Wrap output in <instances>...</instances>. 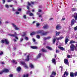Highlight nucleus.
Here are the masks:
<instances>
[{
    "label": "nucleus",
    "instance_id": "obj_1",
    "mask_svg": "<svg viewBox=\"0 0 77 77\" xmlns=\"http://www.w3.org/2000/svg\"><path fill=\"white\" fill-rule=\"evenodd\" d=\"M48 33V32H44L43 30H39L38 31L36 32H32L30 34V35H35L36 33H42V35H46Z\"/></svg>",
    "mask_w": 77,
    "mask_h": 77
},
{
    "label": "nucleus",
    "instance_id": "obj_2",
    "mask_svg": "<svg viewBox=\"0 0 77 77\" xmlns=\"http://www.w3.org/2000/svg\"><path fill=\"white\" fill-rule=\"evenodd\" d=\"M48 51V50H45V49H42L41 51H40L39 52V54L37 56V59H39L41 57V55H42V52H45V53H47Z\"/></svg>",
    "mask_w": 77,
    "mask_h": 77
},
{
    "label": "nucleus",
    "instance_id": "obj_3",
    "mask_svg": "<svg viewBox=\"0 0 77 77\" xmlns=\"http://www.w3.org/2000/svg\"><path fill=\"white\" fill-rule=\"evenodd\" d=\"M19 62L20 65H23L24 66L25 68H28V66L24 62L20 61Z\"/></svg>",
    "mask_w": 77,
    "mask_h": 77
},
{
    "label": "nucleus",
    "instance_id": "obj_4",
    "mask_svg": "<svg viewBox=\"0 0 77 77\" xmlns=\"http://www.w3.org/2000/svg\"><path fill=\"white\" fill-rule=\"evenodd\" d=\"M1 42L3 44V43H5V44H9V41L7 39H5L4 40H2L1 41Z\"/></svg>",
    "mask_w": 77,
    "mask_h": 77
},
{
    "label": "nucleus",
    "instance_id": "obj_5",
    "mask_svg": "<svg viewBox=\"0 0 77 77\" xmlns=\"http://www.w3.org/2000/svg\"><path fill=\"white\" fill-rule=\"evenodd\" d=\"M9 71V69H4L3 70L2 72H0V74H3V72H8Z\"/></svg>",
    "mask_w": 77,
    "mask_h": 77
},
{
    "label": "nucleus",
    "instance_id": "obj_6",
    "mask_svg": "<svg viewBox=\"0 0 77 77\" xmlns=\"http://www.w3.org/2000/svg\"><path fill=\"white\" fill-rule=\"evenodd\" d=\"M14 34H15L14 35L10 34V35L11 36H13V37H15V38L16 39H18V37H17V36H17V34L16 32H14Z\"/></svg>",
    "mask_w": 77,
    "mask_h": 77
},
{
    "label": "nucleus",
    "instance_id": "obj_7",
    "mask_svg": "<svg viewBox=\"0 0 77 77\" xmlns=\"http://www.w3.org/2000/svg\"><path fill=\"white\" fill-rule=\"evenodd\" d=\"M64 63L66 65H69V62H68V60L66 59H65L64 60Z\"/></svg>",
    "mask_w": 77,
    "mask_h": 77
},
{
    "label": "nucleus",
    "instance_id": "obj_8",
    "mask_svg": "<svg viewBox=\"0 0 77 77\" xmlns=\"http://www.w3.org/2000/svg\"><path fill=\"white\" fill-rule=\"evenodd\" d=\"M54 75H56V72L53 71L50 75V77H54Z\"/></svg>",
    "mask_w": 77,
    "mask_h": 77
},
{
    "label": "nucleus",
    "instance_id": "obj_9",
    "mask_svg": "<svg viewBox=\"0 0 77 77\" xmlns=\"http://www.w3.org/2000/svg\"><path fill=\"white\" fill-rule=\"evenodd\" d=\"M74 19H72L71 21V26H72L74 25V24L75 23H76V20H75Z\"/></svg>",
    "mask_w": 77,
    "mask_h": 77
},
{
    "label": "nucleus",
    "instance_id": "obj_10",
    "mask_svg": "<svg viewBox=\"0 0 77 77\" xmlns=\"http://www.w3.org/2000/svg\"><path fill=\"white\" fill-rule=\"evenodd\" d=\"M62 27L61 26L59 25H58L56 27V30H59L61 29Z\"/></svg>",
    "mask_w": 77,
    "mask_h": 77
},
{
    "label": "nucleus",
    "instance_id": "obj_11",
    "mask_svg": "<svg viewBox=\"0 0 77 77\" xmlns=\"http://www.w3.org/2000/svg\"><path fill=\"white\" fill-rule=\"evenodd\" d=\"M69 41V39H68V37H66L65 39V44H66L68 43V42Z\"/></svg>",
    "mask_w": 77,
    "mask_h": 77
},
{
    "label": "nucleus",
    "instance_id": "obj_12",
    "mask_svg": "<svg viewBox=\"0 0 77 77\" xmlns=\"http://www.w3.org/2000/svg\"><path fill=\"white\" fill-rule=\"evenodd\" d=\"M12 24L13 26V27H14L15 28V30H19V28H18V27H17V26H16V25H15V24H14L12 23Z\"/></svg>",
    "mask_w": 77,
    "mask_h": 77
},
{
    "label": "nucleus",
    "instance_id": "obj_13",
    "mask_svg": "<svg viewBox=\"0 0 77 77\" xmlns=\"http://www.w3.org/2000/svg\"><path fill=\"white\" fill-rule=\"evenodd\" d=\"M74 17L75 18V20H77V13H75L73 15Z\"/></svg>",
    "mask_w": 77,
    "mask_h": 77
},
{
    "label": "nucleus",
    "instance_id": "obj_14",
    "mask_svg": "<svg viewBox=\"0 0 77 77\" xmlns=\"http://www.w3.org/2000/svg\"><path fill=\"white\" fill-rule=\"evenodd\" d=\"M35 3V2H31L30 3H29V2H28V5L29 6H31L32 5H33Z\"/></svg>",
    "mask_w": 77,
    "mask_h": 77
},
{
    "label": "nucleus",
    "instance_id": "obj_15",
    "mask_svg": "<svg viewBox=\"0 0 77 77\" xmlns=\"http://www.w3.org/2000/svg\"><path fill=\"white\" fill-rule=\"evenodd\" d=\"M65 75H66L67 76H68V73L66 72H65L64 74V75L62 76V77H66L65 76Z\"/></svg>",
    "mask_w": 77,
    "mask_h": 77
},
{
    "label": "nucleus",
    "instance_id": "obj_16",
    "mask_svg": "<svg viewBox=\"0 0 77 77\" xmlns=\"http://www.w3.org/2000/svg\"><path fill=\"white\" fill-rule=\"evenodd\" d=\"M29 66L31 68H34V66L33 65V64L32 63H30L29 64Z\"/></svg>",
    "mask_w": 77,
    "mask_h": 77
},
{
    "label": "nucleus",
    "instance_id": "obj_17",
    "mask_svg": "<svg viewBox=\"0 0 77 77\" xmlns=\"http://www.w3.org/2000/svg\"><path fill=\"white\" fill-rule=\"evenodd\" d=\"M30 55L29 54L28 55L26 58V59H25V60L26 61H29V56Z\"/></svg>",
    "mask_w": 77,
    "mask_h": 77
},
{
    "label": "nucleus",
    "instance_id": "obj_18",
    "mask_svg": "<svg viewBox=\"0 0 77 77\" xmlns=\"http://www.w3.org/2000/svg\"><path fill=\"white\" fill-rule=\"evenodd\" d=\"M70 75L71 77H74V73L72 72H70Z\"/></svg>",
    "mask_w": 77,
    "mask_h": 77
},
{
    "label": "nucleus",
    "instance_id": "obj_19",
    "mask_svg": "<svg viewBox=\"0 0 77 77\" xmlns=\"http://www.w3.org/2000/svg\"><path fill=\"white\" fill-rule=\"evenodd\" d=\"M52 62L54 65H56V60L55 59H53L52 60Z\"/></svg>",
    "mask_w": 77,
    "mask_h": 77
},
{
    "label": "nucleus",
    "instance_id": "obj_20",
    "mask_svg": "<svg viewBox=\"0 0 77 77\" xmlns=\"http://www.w3.org/2000/svg\"><path fill=\"white\" fill-rule=\"evenodd\" d=\"M21 67H17V71H18V72H20V71H21Z\"/></svg>",
    "mask_w": 77,
    "mask_h": 77
},
{
    "label": "nucleus",
    "instance_id": "obj_21",
    "mask_svg": "<svg viewBox=\"0 0 77 77\" xmlns=\"http://www.w3.org/2000/svg\"><path fill=\"white\" fill-rule=\"evenodd\" d=\"M70 48H75V46L74 45L72 44L70 45Z\"/></svg>",
    "mask_w": 77,
    "mask_h": 77
},
{
    "label": "nucleus",
    "instance_id": "obj_22",
    "mask_svg": "<svg viewBox=\"0 0 77 77\" xmlns=\"http://www.w3.org/2000/svg\"><path fill=\"white\" fill-rule=\"evenodd\" d=\"M60 33V32H57V31H56V36H58L59 34Z\"/></svg>",
    "mask_w": 77,
    "mask_h": 77
},
{
    "label": "nucleus",
    "instance_id": "obj_23",
    "mask_svg": "<svg viewBox=\"0 0 77 77\" xmlns=\"http://www.w3.org/2000/svg\"><path fill=\"white\" fill-rule=\"evenodd\" d=\"M30 48H38V47H37V46H30Z\"/></svg>",
    "mask_w": 77,
    "mask_h": 77
},
{
    "label": "nucleus",
    "instance_id": "obj_24",
    "mask_svg": "<svg viewBox=\"0 0 77 77\" xmlns=\"http://www.w3.org/2000/svg\"><path fill=\"white\" fill-rule=\"evenodd\" d=\"M48 25H45L43 26V28L44 29H47L48 28Z\"/></svg>",
    "mask_w": 77,
    "mask_h": 77
},
{
    "label": "nucleus",
    "instance_id": "obj_25",
    "mask_svg": "<svg viewBox=\"0 0 77 77\" xmlns=\"http://www.w3.org/2000/svg\"><path fill=\"white\" fill-rule=\"evenodd\" d=\"M50 38H51V37H47V38H44V39L45 40H46V39H50Z\"/></svg>",
    "mask_w": 77,
    "mask_h": 77
},
{
    "label": "nucleus",
    "instance_id": "obj_26",
    "mask_svg": "<svg viewBox=\"0 0 77 77\" xmlns=\"http://www.w3.org/2000/svg\"><path fill=\"white\" fill-rule=\"evenodd\" d=\"M29 76V74H26V75H24L23 77H28Z\"/></svg>",
    "mask_w": 77,
    "mask_h": 77
},
{
    "label": "nucleus",
    "instance_id": "obj_27",
    "mask_svg": "<svg viewBox=\"0 0 77 77\" xmlns=\"http://www.w3.org/2000/svg\"><path fill=\"white\" fill-rule=\"evenodd\" d=\"M59 50H57V49H56V53H59Z\"/></svg>",
    "mask_w": 77,
    "mask_h": 77
},
{
    "label": "nucleus",
    "instance_id": "obj_28",
    "mask_svg": "<svg viewBox=\"0 0 77 77\" xmlns=\"http://www.w3.org/2000/svg\"><path fill=\"white\" fill-rule=\"evenodd\" d=\"M72 43H75V42L72 40L70 41V42L69 44H72Z\"/></svg>",
    "mask_w": 77,
    "mask_h": 77
},
{
    "label": "nucleus",
    "instance_id": "obj_29",
    "mask_svg": "<svg viewBox=\"0 0 77 77\" xmlns=\"http://www.w3.org/2000/svg\"><path fill=\"white\" fill-rule=\"evenodd\" d=\"M29 16H33V14L32 13H29Z\"/></svg>",
    "mask_w": 77,
    "mask_h": 77
},
{
    "label": "nucleus",
    "instance_id": "obj_30",
    "mask_svg": "<svg viewBox=\"0 0 77 77\" xmlns=\"http://www.w3.org/2000/svg\"><path fill=\"white\" fill-rule=\"evenodd\" d=\"M36 37L37 38H38V39H39V38H40V36L38 35H37L36 36Z\"/></svg>",
    "mask_w": 77,
    "mask_h": 77
},
{
    "label": "nucleus",
    "instance_id": "obj_31",
    "mask_svg": "<svg viewBox=\"0 0 77 77\" xmlns=\"http://www.w3.org/2000/svg\"><path fill=\"white\" fill-rule=\"evenodd\" d=\"M23 35H22V36H24L26 35V32H23Z\"/></svg>",
    "mask_w": 77,
    "mask_h": 77
},
{
    "label": "nucleus",
    "instance_id": "obj_32",
    "mask_svg": "<svg viewBox=\"0 0 77 77\" xmlns=\"http://www.w3.org/2000/svg\"><path fill=\"white\" fill-rule=\"evenodd\" d=\"M3 54V51H0V55H2Z\"/></svg>",
    "mask_w": 77,
    "mask_h": 77
},
{
    "label": "nucleus",
    "instance_id": "obj_33",
    "mask_svg": "<svg viewBox=\"0 0 77 77\" xmlns=\"http://www.w3.org/2000/svg\"><path fill=\"white\" fill-rule=\"evenodd\" d=\"M74 75H75V77H76V76H77V72H75V73H74Z\"/></svg>",
    "mask_w": 77,
    "mask_h": 77
},
{
    "label": "nucleus",
    "instance_id": "obj_34",
    "mask_svg": "<svg viewBox=\"0 0 77 77\" xmlns=\"http://www.w3.org/2000/svg\"><path fill=\"white\" fill-rule=\"evenodd\" d=\"M74 29L75 30H77V26L74 28Z\"/></svg>",
    "mask_w": 77,
    "mask_h": 77
},
{
    "label": "nucleus",
    "instance_id": "obj_35",
    "mask_svg": "<svg viewBox=\"0 0 77 77\" xmlns=\"http://www.w3.org/2000/svg\"><path fill=\"white\" fill-rule=\"evenodd\" d=\"M72 10L73 11H75V10H76V9L74 8H72Z\"/></svg>",
    "mask_w": 77,
    "mask_h": 77
},
{
    "label": "nucleus",
    "instance_id": "obj_36",
    "mask_svg": "<svg viewBox=\"0 0 77 77\" xmlns=\"http://www.w3.org/2000/svg\"><path fill=\"white\" fill-rule=\"evenodd\" d=\"M5 6L7 8H9V5H5Z\"/></svg>",
    "mask_w": 77,
    "mask_h": 77
},
{
    "label": "nucleus",
    "instance_id": "obj_37",
    "mask_svg": "<svg viewBox=\"0 0 77 77\" xmlns=\"http://www.w3.org/2000/svg\"><path fill=\"white\" fill-rule=\"evenodd\" d=\"M56 41V39H54L53 40V44H54Z\"/></svg>",
    "mask_w": 77,
    "mask_h": 77
},
{
    "label": "nucleus",
    "instance_id": "obj_38",
    "mask_svg": "<svg viewBox=\"0 0 77 77\" xmlns=\"http://www.w3.org/2000/svg\"><path fill=\"white\" fill-rule=\"evenodd\" d=\"M37 27H38L39 26V23H37L36 24Z\"/></svg>",
    "mask_w": 77,
    "mask_h": 77
},
{
    "label": "nucleus",
    "instance_id": "obj_39",
    "mask_svg": "<svg viewBox=\"0 0 77 77\" xmlns=\"http://www.w3.org/2000/svg\"><path fill=\"white\" fill-rule=\"evenodd\" d=\"M25 39L26 40V41H27V40H28L29 39V38H28V37H26L25 38Z\"/></svg>",
    "mask_w": 77,
    "mask_h": 77
},
{
    "label": "nucleus",
    "instance_id": "obj_40",
    "mask_svg": "<svg viewBox=\"0 0 77 77\" xmlns=\"http://www.w3.org/2000/svg\"><path fill=\"white\" fill-rule=\"evenodd\" d=\"M17 10L18 11H21V9L20 8H19V9H17Z\"/></svg>",
    "mask_w": 77,
    "mask_h": 77
},
{
    "label": "nucleus",
    "instance_id": "obj_41",
    "mask_svg": "<svg viewBox=\"0 0 77 77\" xmlns=\"http://www.w3.org/2000/svg\"><path fill=\"white\" fill-rule=\"evenodd\" d=\"M23 41V38H20V42H22Z\"/></svg>",
    "mask_w": 77,
    "mask_h": 77
},
{
    "label": "nucleus",
    "instance_id": "obj_42",
    "mask_svg": "<svg viewBox=\"0 0 77 77\" xmlns=\"http://www.w3.org/2000/svg\"><path fill=\"white\" fill-rule=\"evenodd\" d=\"M59 38H60V39H63V37L62 36H61V37H60Z\"/></svg>",
    "mask_w": 77,
    "mask_h": 77
},
{
    "label": "nucleus",
    "instance_id": "obj_43",
    "mask_svg": "<svg viewBox=\"0 0 77 77\" xmlns=\"http://www.w3.org/2000/svg\"><path fill=\"white\" fill-rule=\"evenodd\" d=\"M60 50L62 51H63L65 50V48H60Z\"/></svg>",
    "mask_w": 77,
    "mask_h": 77
},
{
    "label": "nucleus",
    "instance_id": "obj_44",
    "mask_svg": "<svg viewBox=\"0 0 77 77\" xmlns=\"http://www.w3.org/2000/svg\"><path fill=\"white\" fill-rule=\"evenodd\" d=\"M13 74H11L10 75V77H13Z\"/></svg>",
    "mask_w": 77,
    "mask_h": 77
},
{
    "label": "nucleus",
    "instance_id": "obj_45",
    "mask_svg": "<svg viewBox=\"0 0 77 77\" xmlns=\"http://www.w3.org/2000/svg\"><path fill=\"white\" fill-rule=\"evenodd\" d=\"M23 17V18H24V19H26V15H24Z\"/></svg>",
    "mask_w": 77,
    "mask_h": 77
},
{
    "label": "nucleus",
    "instance_id": "obj_46",
    "mask_svg": "<svg viewBox=\"0 0 77 77\" xmlns=\"http://www.w3.org/2000/svg\"><path fill=\"white\" fill-rule=\"evenodd\" d=\"M67 57L68 58H70V55H67Z\"/></svg>",
    "mask_w": 77,
    "mask_h": 77
},
{
    "label": "nucleus",
    "instance_id": "obj_47",
    "mask_svg": "<svg viewBox=\"0 0 77 77\" xmlns=\"http://www.w3.org/2000/svg\"><path fill=\"white\" fill-rule=\"evenodd\" d=\"M20 14V13L18 11L16 12V14Z\"/></svg>",
    "mask_w": 77,
    "mask_h": 77
},
{
    "label": "nucleus",
    "instance_id": "obj_48",
    "mask_svg": "<svg viewBox=\"0 0 77 77\" xmlns=\"http://www.w3.org/2000/svg\"><path fill=\"white\" fill-rule=\"evenodd\" d=\"M46 48H51L49 46H46Z\"/></svg>",
    "mask_w": 77,
    "mask_h": 77
},
{
    "label": "nucleus",
    "instance_id": "obj_49",
    "mask_svg": "<svg viewBox=\"0 0 77 77\" xmlns=\"http://www.w3.org/2000/svg\"><path fill=\"white\" fill-rule=\"evenodd\" d=\"M70 50L71 51H74V48H71L70 49Z\"/></svg>",
    "mask_w": 77,
    "mask_h": 77
},
{
    "label": "nucleus",
    "instance_id": "obj_50",
    "mask_svg": "<svg viewBox=\"0 0 77 77\" xmlns=\"http://www.w3.org/2000/svg\"><path fill=\"white\" fill-rule=\"evenodd\" d=\"M2 1H3V3L4 4V3H5V0H2Z\"/></svg>",
    "mask_w": 77,
    "mask_h": 77
},
{
    "label": "nucleus",
    "instance_id": "obj_51",
    "mask_svg": "<svg viewBox=\"0 0 77 77\" xmlns=\"http://www.w3.org/2000/svg\"><path fill=\"white\" fill-rule=\"evenodd\" d=\"M58 48H63L61 47H58Z\"/></svg>",
    "mask_w": 77,
    "mask_h": 77
},
{
    "label": "nucleus",
    "instance_id": "obj_52",
    "mask_svg": "<svg viewBox=\"0 0 77 77\" xmlns=\"http://www.w3.org/2000/svg\"><path fill=\"white\" fill-rule=\"evenodd\" d=\"M56 39H57V40H59V39H60V38L59 37V38H56Z\"/></svg>",
    "mask_w": 77,
    "mask_h": 77
},
{
    "label": "nucleus",
    "instance_id": "obj_53",
    "mask_svg": "<svg viewBox=\"0 0 77 77\" xmlns=\"http://www.w3.org/2000/svg\"><path fill=\"white\" fill-rule=\"evenodd\" d=\"M48 50H52V48H48Z\"/></svg>",
    "mask_w": 77,
    "mask_h": 77
},
{
    "label": "nucleus",
    "instance_id": "obj_54",
    "mask_svg": "<svg viewBox=\"0 0 77 77\" xmlns=\"http://www.w3.org/2000/svg\"><path fill=\"white\" fill-rule=\"evenodd\" d=\"M32 40H33V42H35V39L33 38Z\"/></svg>",
    "mask_w": 77,
    "mask_h": 77
},
{
    "label": "nucleus",
    "instance_id": "obj_55",
    "mask_svg": "<svg viewBox=\"0 0 77 77\" xmlns=\"http://www.w3.org/2000/svg\"><path fill=\"white\" fill-rule=\"evenodd\" d=\"M27 8L28 10H29V6H27Z\"/></svg>",
    "mask_w": 77,
    "mask_h": 77
},
{
    "label": "nucleus",
    "instance_id": "obj_56",
    "mask_svg": "<svg viewBox=\"0 0 77 77\" xmlns=\"http://www.w3.org/2000/svg\"><path fill=\"white\" fill-rule=\"evenodd\" d=\"M42 8V5H40L39 6V8Z\"/></svg>",
    "mask_w": 77,
    "mask_h": 77
},
{
    "label": "nucleus",
    "instance_id": "obj_57",
    "mask_svg": "<svg viewBox=\"0 0 77 77\" xmlns=\"http://www.w3.org/2000/svg\"><path fill=\"white\" fill-rule=\"evenodd\" d=\"M41 11H42L40 9L38 10V12H41Z\"/></svg>",
    "mask_w": 77,
    "mask_h": 77
},
{
    "label": "nucleus",
    "instance_id": "obj_58",
    "mask_svg": "<svg viewBox=\"0 0 77 77\" xmlns=\"http://www.w3.org/2000/svg\"><path fill=\"white\" fill-rule=\"evenodd\" d=\"M14 62H15V60H13V63H14Z\"/></svg>",
    "mask_w": 77,
    "mask_h": 77
},
{
    "label": "nucleus",
    "instance_id": "obj_59",
    "mask_svg": "<svg viewBox=\"0 0 77 77\" xmlns=\"http://www.w3.org/2000/svg\"><path fill=\"white\" fill-rule=\"evenodd\" d=\"M14 42H16L17 41V40L15 39H14Z\"/></svg>",
    "mask_w": 77,
    "mask_h": 77
},
{
    "label": "nucleus",
    "instance_id": "obj_60",
    "mask_svg": "<svg viewBox=\"0 0 77 77\" xmlns=\"http://www.w3.org/2000/svg\"><path fill=\"white\" fill-rule=\"evenodd\" d=\"M27 54H26V53L24 54V56H26V55H27Z\"/></svg>",
    "mask_w": 77,
    "mask_h": 77
},
{
    "label": "nucleus",
    "instance_id": "obj_61",
    "mask_svg": "<svg viewBox=\"0 0 77 77\" xmlns=\"http://www.w3.org/2000/svg\"><path fill=\"white\" fill-rule=\"evenodd\" d=\"M2 64V65H3V64H4L5 63H4V62H2L1 63Z\"/></svg>",
    "mask_w": 77,
    "mask_h": 77
},
{
    "label": "nucleus",
    "instance_id": "obj_62",
    "mask_svg": "<svg viewBox=\"0 0 77 77\" xmlns=\"http://www.w3.org/2000/svg\"><path fill=\"white\" fill-rule=\"evenodd\" d=\"M65 20V18H63L62 19V20Z\"/></svg>",
    "mask_w": 77,
    "mask_h": 77
},
{
    "label": "nucleus",
    "instance_id": "obj_63",
    "mask_svg": "<svg viewBox=\"0 0 77 77\" xmlns=\"http://www.w3.org/2000/svg\"><path fill=\"white\" fill-rule=\"evenodd\" d=\"M73 63H75V60H73Z\"/></svg>",
    "mask_w": 77,
    "mask_h": 77
},
{
    "label": "nucleus",
    "instance_id": "obj_64",
    "mask_svg": "<svg viewBox=\"0 0 77 77\" xmlns=\"http://www.w3.org/2000/svg\"><path fill=\"white\" fill-rule=\"evenodd\" d=\"M39 17H42V15H39Z\"/></svg>",
    "mask_w": 77,
    "mask_h": 77
}]
</instances>
